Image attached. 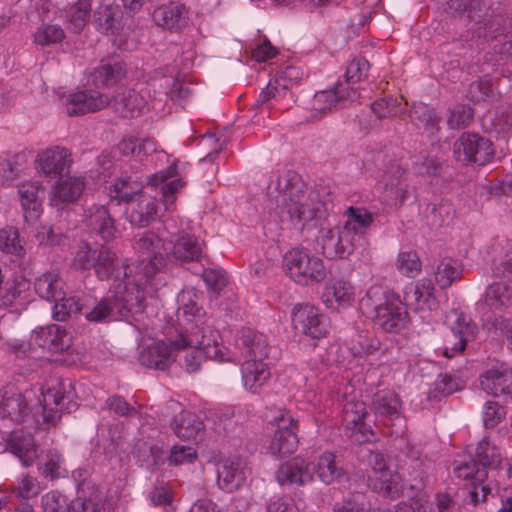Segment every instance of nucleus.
I'll return each mask as SVG.
<instances>
[{
    "instance_id": "obj_1",
    "label": "nucleus",
    "mask_w": 512,
    "mask_h": 512,
    "mask_svg": "<svg viewBox=\"0 0 512 512\" xmlns=\"http://www.w3.org/2000/svg\"><path fill=\"white\" fill-rule=\"evenodd\" d=\"M180 310L183 316L182 319L179 318L181 329L177 339L173 341V346L175 351L192 348L185 356L186 370L189 373L198 371L204 358L223 361L222 348L224 347L220 343V333L215 329L203 307L189 299Z\"/></svg>"
},
{
    "instance_id": "obj_2",
    "label": "nucleus",
    "mask_w": 512,
    "mask_h": 512,
    "mask_svg": "<svg viewBox=\"0 0 512 512\" xmlns=\"http://www.w3.org/2000/svg\"><path fill=\"white\" fill-rule=\"evenodd\" d=\"M146 309L144 289L128 279L113 281L104 296L85 317L90 322L110 320L140 321Z\"/></svg>"
},
{
    "instance_id": "obj_3",
    "label": "nucleus",
    "mask_w": 512,
    "mask_h": 512,
    "mask_svg": "<svg viewBox=\"0 0 512 512\" xmlns=\"http://www.w3.org/2000/svg\"><path fill=\"white\" fill-rule=\"evenodd\" d=\"M71 267L80 272L94 271L100 281L129 278V266L122 263L116 252L106 245H91L81 241L72 252Z\"/></svg>"
},
{
    "instance_id": "obj_4",
    "label": "nucleus",
    "mask_w": 512,
    "mask_h": 512,
    "mask_svg": "<svg viewBox=\"0 0 512 512\" xmlns=\"http://www.w3.org/2000/svg\"><path fill=\"white\" fill-rule=\"evenodd\" d=\"M279 187L281 191L277 201L282 212H286L291 221L308 222L316 217L318 208L312 197L313 192L308 191L307 185L298 174L288 172L283 186L279 180Z\"/></svg>"
},
{
    "instance_id": "obj_5",
    "label": "nucleus",
    "mask_w": 512,
    "mask_h": 512,
    "mask_svg": "<svg viewBox=\"0 0 512 512\" xmlns=\"http://www.w3.org/2000/svg\"><path fill=\"white\" fill-rule=\"evenodd\" d=\"M285 274L295 283L312 285L322 282L327 276V270L322 259L311 255L307 249L291 248L282 260Z\"/></svg>"
},
{
    "instance_id": "obj_6",
    "label": "nucleus",
    "mask_w": 512,
    "mask_h": 512,
    "mask_svg": "<svg viewBox=\"0 0 512 512\" xmlns=\"http://www.w3.org/2000/svg\"><path fill=\"white\" fill-rule=\"evenodd\" d=\"M133 249L139 257L138 272L146 278L156 275L166 264L165 243L154 231L135 235Z\"/></svg>"
},
{
    "instance_id": "obj_7",
    "label": "nucleus",
    "mask_w": 512,
    "mask_h": 512,
    "mask_svg": "<svg viewBox=\"0 0 512 512\" xmlns=\"http://www.w3.org/2000/svg\"><path fill=\"white\" fill-rule=\"evenodd\" d=\"M447 322L449 332L444 336L443 355L452 358L462 353L467 344L476 339L478 326L468 314L456 309L450 311Z\"/></svg>"
},
{
    "instance_id": "obj_8",
    "label": "nucleus",
    "mask_w": 512,
    "mask_h": 512,
    "mask_svg": "<svg viewBox=\"0 0 512 512\" xmlns=\"http://www.w3.org/2000/svg\"><path fill=\"white\" fill-rule=\"evenodd\" d=\"M373 311V323L388 333H400L409 321L404 303L393 292H384L383 299L374 303Z\"/></svg>"
},
{
    "instance_id": "obj_9",
    "label": "nucleus",
    "mask_w": 512,
    "mask_h": 512,
    "mask_svg": "<svg viewBox=\"0 0 512 512\" xmlns=\"http://www.w3.org/2000/svg\"><path fill=\"white\" fill-rule=\"evenodd\" d=\"M453 153L458 161L479 166L490 163L495 156L493 143L473 132L461 134L453 144Z\"/></svg>"
},
{
    "instance_id": "obj_10",
    "label": "nucleus",
    "mask_w": 512,
    "mask_h": 512,
    "mask_svg": "<svg viewBox=\"0 0 512 512\" xmlns=\"http://www.w3.org/2000/svg\"><path fill=\"white\" fill-rule=\"evenodd\" d=\"M276 430L268 446L274 456L285 457L293 454L298 447V421L287 410H280L273 419Z\"/></svg>"
},
{
    "instance_id": "obj_11",
    "label": "nucleus",
    "mask_w": 512,
    "mask_h": 512,
    "mask_svg": "<svg viewBox=\"0 0 512 512\" xmlns=\"http://www.w3.org/2000/svg\"><path fill=\"white\" fill-rule=\"evenodd\" d=\"M371 411L377 424L393 428L404 422L402 401L400 396L391 389L378 390L372 398Z\"/></svg>"
},
{
    "instance_id": "obj_12",
    "label": "nucleus",
    "mask_w": 512,
    "mask_h": 512,
    "mask_svg": "<svg viewBox=\"0 0 512 512\" xmlns=\"http://www.w3.org/2000/svg\"><path fill=\"white\" fill-rule=\"evenodd\" d=\"M292 322L295 329L313 339H320L328 333L327 317L317 307L308 303L295 305Z\"/></svg>"
},
{
    "instance_id": "obj_13",
    "label": "nucleus",
    "mask_w": 512,
    "mask_h": 512,
    "mask_svg": "<svg viewBox=\"0 0 512 512\" xmlns=\"http://www.w3.org/2000/svg\"><path fill=\"white\" fill-rule=\"evenodd\" d=\"M363 232L353 231L349 225L335 234L332 230H328L321 238L322 253L325 257L333 259H344L353 253L356 244L360 241Z\"/></svg>"
},
{
    "instance_id": "obj_14",
    "label": "nucleus",
    "mask_w": 512,
    "mask_h": 512,
    "mask_svg": "<svg viewBox=\"0 0 512 512\" xmlns=\"http://www.w3.org/2000/svg\"><path fill=\"white\" fill-rule=\"evenodd\" d=\"M127 75V64L119 54L108 55L90 74L91 82L97 88H111Z\"/></svg>"
},
{
    "instance_id": "obj_15",
    "label": "nucleus",
    "mask_w": 512,
    "mask_h": 512,
    "mask_svg": "<svg viewBox=\"0 0 512 512\" xmlns=\"http://www.w3.org/2000/svg\"><path fill=\"white\" fill-rule=\"evenodd\" d=\"M276 480L281 486L302 487L313 482L311 463L302 457H294L282 463L276 471Z\"/></svg>"
},
{
    "instance_id": "obj_16",
    "label": "nucleus",
    "mask_w": 512,
    "mask_h": 512,
    "mask_svg": "<svg viewBox=\"0 0 512 512\" xmlns=\"http://www.w3.org/2000/svg\"><path fill=\"white\" fill-rule=\"evenodd\" d=\"M110 99L96 90H82L69 94L64 104L68 116L94 113L107 107Z\"/></svg>"
},
{
    "instance_id": "obj_17",
    "label": "nucleus",
    "mask_w": 512,
    "mask_h": 512,
    "mask_svg": "<svg viewBox=\"0 0 512 512\" xmlns=\"http://www.w3.org/2000/svg\"><path fill=\"white\" fill-rule=\"evenodd\" d=\"M405 174L406 168L396 162L392 163L387 170L382 199L391 208H400L406 200L408 182Z\"/></svg>"
},
{
    "instance_id": "obj_18",
    "label": "nucleus",
    "mask_w": 512,
    "mask_h": 512,
    "mask_svg": "<svg viewBox=\"0 0 512 512\" xmlns=\"http://www.w3.org/2000/svg\"><path fill=\"white\" fill-rule=\"evenodd\" d=\"M5 450L17 457L24 467L32 466L38 457L33 435L23 429L13 430L7 435Z\"/></svg>"
},
{
    "instance_id": "obj_19",
    "label": "nucleus",
    "mask_w": 512,
    "mask_h": 512,
    "mask_svg": "<svg viewBox=\"0 0 512 512\" xmlns=\"http://www.w3.org/2000/svg\"><path fill=\"white\" fill-rule=\"evenodd\" d=\"M366 404L360 400L347 401L342 410V422L346 430L351 431L350 437L354 433L361 435L363 439L358 441H371L374 437V432L369 425L364 421L367 416Z\"/></svg>"
},
{
    "instance_id": "obj_20",
    "label": "nucleus",
    "mask_w": 512,
    "mask_h": 512,
    "mask_svg": "<svg viewBox=\"0 0 512 512\" xmlns=\"http://www.w3.org/2000/svg\"><path fill=\"white\" fill-rule=\"evenodd\" d=\"M72 161L71 152L60 146L47 148L40 152L36 159L38 169L48 177L62 176L69 170Z\"/></svg>"
},
{
    "instance_id": "obj_21",
    "label": "nucleus",
    "mask_w": 512,
    "mask_h": 512,
    "mask_svg": "<svg viewBox=\"0 0 512 512\" xmlns=\"http://www.w3.org/2000/svg\"><path fill=\"white\" fill-rule=\"evenodd\" d=\"M31 409L26 397L13 386L0 390V416L14 422H24Z\"/></svg>"
},
{
    "instance_id": "obj_22",
    "label": "nucleus",
    "mask_w": 512,
    "mask_h": 512,
    "mask_svg": "<svg viewBox=\"0 0 512 512\" xmlns=\"http://www.w3.org/2000/svg\"><path fill=\"white\" fill-rule=\"evenodd\" d=\"M445 10L454 18L466 17L476 27L481 26L492 11L485 0H449Z\"/></svg>"
},
{
    "instance_id": "obj_23",
    "label": "nucleus",
    "mask_w": 512,
    "mask_h": 512,
    "mask_svg": "<svg viewBox=\"0 0 512 512\" xmlns=\"http://www.w3.org/2000/svg\"><path fill=\"white\" fill-rule=\"evenodd\" d=\"M85 221L87 227L99 235L104 241L115 238L117 227L115 219L105 205L93 204L85 210Z\"/></svg>"
},
{
    "instance_id": "obj_24",
    "label": "nucleus",
    "mask_w": 512,
    "mask_h": 512,
    "mask_svg": "<svg viewBox=\"0 0 512 512\" xmlns=\"http://www.w3.org/2000/svg\"><path fill=\"white\" fill-rule=\"evenodd\" d=\"M312 468L313 473L325 485L340 483L348 477L347 470L343 467L337 455L331 451L320 454Z\"/></svg>"
},
{
    "instance_id": "obj_25",
    "label": "nucleus",
    "mask_w": 512,
    "mask_h": 512,
    "mask_svg": "<svg viewBox=\"0 0 512 512\" xmlns=\"http://www.w3.org/2000/svg\"><path fill=\"white\" fill-rule=\"evenodd\" d=\"M154 23L171 32H178L187 25L188 11L184 4L170 2L157 7L152 13Z\"/></svg>"
},
{
    "instance_id": "obj_26",
    "label": "nucleus",
    "mask_w": 512,
    "mask_h": 512,
    "mask_svg": "<svg viewBox=\"0 0 512 512\" xmlns=\"http://www.w3.org/2000/svg\"><path fill=\"white\" fill-rule=\"evenodd\" d=\"M236 346L247 360L265 359L268 356V341L264 334L243 327L237 334Z\"/></svg>"
},
{
    "instance_id": "obj_27",
    "label": "nucleus",
    "mask_w": 512,
    "mask_h": 512,
    "mask_svg": "<svg viewBox=\"0 0 512 512\" xmlns=\"http://www.w3.org/2000/svg\"><path fill=\"white\" fill-rule=\"evenodd\" d=\"M174 352L173 341L154 342L140 352L139 362L148 368L164 371L175 361Z\"/></svg>"
},
{
    "instance_id": "obj_28",
    "label": "nucleus",
    "mask_w": 512,
    "mask_h": 512,
    "mask_svg": "<svg viewBox=\"0 0 512 512\" xmlns=\"http://www.w3.org/2000/svg\"><path fill=\"white\" fill-rule=\"evenodd\" d=\"M246 481L244 463L240 458H229L222 462L217 471L218 486L225 492L238 490Z\"/></svg>"
},
{
    "instance_id": "obj_29",
    "label": "nucleus",
    "mask_w": 512,
    "mask_h": 512,
    "mask_svg": "<svg viewBox=\"0 0 512 512\" xmlns=\"http://www.w3.org/2000/svg\"><path fill=\"white\" fill-rule=\"evenodd\" d=\"M171 429L183 441H197L204 433V423L198 415L181 411L173 417Z\"/></svg>"
},
{
    "instance_id": "obj_30",
    "label": "nucleus",
    "mask_w": 512,
    "mask_h": 512,
    "mask_svg": "<svg viewBox=\"0 0 512 512\" xmlns=\"http://www.w3.org/2000/svg\"><path fill=\"white\" fill-rule=\"evenodd\" d=\"M157 201L150 195H141L129 204L126 214L129 222L138 227H146L157 217Z\"/></svg>"
},
{
    "instance_id": "obj_31",
    "label": "nucleus",
    "mask_w": 512,
    "mask_h": 512,
    "mask_svg": "<svg viewBox=\"0 0 512 512\" xmlns=\"http://www.w3.org/2000/svg\"><path fill=\"white\" fill-rule=\"evenodd\" d=\"M482 389L493 396H508L512 399V370L489 369L480 376Z\"/></svg>"
},
{
    "instance_id": "obj_32",
    "label": "nucleus",
    "mask_w": 512,
    "mask_h": 512,
    "mask_svg": "<svg viewBox=\"0 0 512 512\" xmlns=\"http://www.w3.org/2000/svg\"><path fill=\"white\" fill-rule=\"evenodd\" d=\"M85 189V182L80 177H68L60 180L52 189L51 205L57 209L76 202Z\"/></svg>"
},
{
    "instance_id": "obj_33",
    "label": "nucleus",
    "mask_w": 512,
    "mask_h": 512,
    "mask_svg": "<svg viewBox=\"0 0 512 512\" xmlns=\"http://www.w3.org/2000/svg\"><path fill=\"white\" fill-rule=\"evenodd\" d=\"M174 260L184 265L190 262H199L203 255V247L199 240L190 234L178 235L171 249Z\"/></svg>"
},
{
    "instance_id": "obj_34",
    "label": "nucleus",
    "mask_w": 512,
    "mask_h": 512,
    "mask_svg": "<svg viewBox=\"0 0 512 512\" xmlns=\"http://www.w3.org/2000/svg\"><path fill=\"white\" fill-rule=\"evenodd\" d=\"M65 398L62 381L43 392V418L46 423L54 425L60 419L62 411L67 409L64 403Z\"/></svg>"
},
{
    "instance_id": "obj_35",
    "label": "nucleus",
    "mask_w": 512,
    "mask_h": 512,
    "mask_svg": "<svg viewBox=\"0 0 512 512\" xmlns=\"http://www.w3.org/2000/svg\"><path fill=\"white\" fill-rule=\"evenodd\" d=\"M93 0H76L68 3L61 11L68 27L74 33H81L91 18Z\"/></svg>"
},
{
    "instance_id": "obj_36",
    "label": "nucleus",
    "mask_w": 512,
    "mask_h": 512,
    "mask_svg": "<svg viewBox=\"0 0 512 512\" xmlns=\"http://www.w3.org/2000/svg\"><path fill=\"white\" fill-rule=\"evenodd\" d=\"M264 359L246 360L241 366L244 386L252 392H257L270 378L271 373Z\"/></svg>"
},
{
    "instance_id": "obj_37",
    "label": "nucleus",
    "mask_w": 512,
    "mask_h": 512,
    "mask_svg": "<svg viewBox=\"0 0 512 512\" xmlns=\"http://www.w3.org/2000/svg\"><path fill=\"white\" fill-rule=\"evenodd\" d=\"M349 98L350 94L346 91L343 84L337 83L332 89L316 92L312 107L318 112L325 113L332 109L343 107Z\"/></svg>"
},
{
    "instance_id": "obj_38",
    "label": "nucleus",
    "mask_w": 512,
    "mask_h": 512,
    "mask_svg": "<svg viewBox=\"0 0 512 512\" xmlns=\"http://www.w3.org/2000/svg\"><path fill=\"white\" fill-rule=\"evenodd\" d=\"M44 188L39 183L23 184L19 188L21 204L26 220H36L42 213L41 198L44 195Z\"/></svg>"
},
{
    "instance_id": "obj_39",
    "label": "nucleus",
    "mask_w": 512,
    "mask_h": 512,
    "mask_svg": "<svg viewBox=\"0 0 512 512\" xmlns=\"http://www.w3.org/2000/svg\"><path fill=\"white\" fill-rule=\"evenodd\" d=\"M144 181L140 176H126L120 178L110 187V196L112 200L118 203H132L137 197L144 195L142 189Z\"/></svg>"
},
{
    "instance_id": "obj_40",
    "label": "nucleus",
    "mask_w": 512,
    "mask_h": 512,
    "mask_svg": "<svg viewBox=\"0 0 512 512\" xmlns=\"http://www.w3.org/2000/svg\"><path fill=\"white\" fill-rule=\"evenodd\" d=\"M367 482L373 491L385 497L397 499L402 495L401 477L397 472L388 470L378 476H368Z\"/></svg>"
},
{
    "instance_id": "obj_41",
    "label": "nucleus",
    "mask_w": 512,
    "mask_h": 512,
    "mask_svg": "<svg viewBox=\"0 0 512 512\" xmlns=\"http://www.w3.org/2000/svg\"><path fill=\"white\" fill-rule=\"evenodd\" d=\"M171 177L168 171H162L151 176H146L145 179L151 187H160L161 200L165 208L168 209L176 201V194L183 188L184 182L181 179H174L169 182L167 180Z\"/></svg>"
},
{
    "instance_id": "obj_42",
    "label": "nucleus",
    "mask_w": 512,
    "mask_h": 512,
    "mask_svg": "<svg viewBox=\"0 0 512 512\" xmlns=\"http://www.w3.org/2000/svg\"><path fill=\"white\" fill-rule=\"evenodd\" d=\"M115 109L123 118H134L145 109L146 99L136 90L127 89L115 99Z\"/></svg>"
},
{
    "instance_id": "obj_43",
    "label": "nucleus",
    "mask_w": 512,
    "mask_h": 512,
    "mask_svg": "<svg viewBox=\"0 0 512 512\" xmlns=\"http://www.w3.org/2000/svg\"><path fill=\"white\" fill-rule=\"evenodd\" d=\"M409 117L412 123L425 131L435 134L439 131L441 118L434 108L424 103L414 104L410 110Z\"/></svg>"
},
{
    "instance_id": "obj_44",
    "label": "nucleus",
    "mask_w": 512,
    "mask_h": 512,
    "mask_svg": "<svg viewBox=\"0 0 512 512\" xmlns=\"http://www.w3.org/2000/svg\"><path fill=\"white\" fill-rule=\"evenodd\" d=\"M485 301L495 311L512 308V286L504 282L492 283L486 289Z\"/></svg>"
},
{
    "instance_id": "obj_45",
    "label": "nucleus",
    "mask_w": 512,
    "mask_h": 512,
    "mask_svg": "<svg viewBox=\"0 0 512 512\" xmlns=\"http://www.w3.org/2000/svg\"><path fill=\"white\" fill-rule=\"evenodd\" d=\"M35 292L43 299L53 301L63 296V281L58 274L46 272L36 278Z\"/></svg>"
},
{
    "instance_id": "obj_46",
    "label": "nucleus",
    "mask_w": 512,
    "mask_h": 512,
    "mask_svg": "<svg viewBox=\"0 0 512 512\" xmlns=\"http://www.w3.org/2000/svg\"><path fill=\"white\" fill-rule=\"evenodd\" d=\"M463 269L461 263L451 257H444L437 265L435 281L441 288H447L461 278Z\"/></svg>"
},
{
    "instance_id": "obj_47",
    "label": "nucleus",
    "mask_w": 512,
    "mask_h": 512,
    "mask_svg": "<svg viewBox=\"0 0 512 512\" xmlns=\"http://www.w3.org/2000/svg\"><path fill=\"white\" fill-rule=\"evenodd\" d=\"M117 13V7H113L111 5H99L93 14V24L96 30L102 34L114 35L117 31Z\"/></svg>"
},
{
    "instance_id": "obj_48",
    "label": "nucleus",
    "mask_w": 512,
    "mask_h": 512,
    "mask_svg": "<svg viewBox=\"0 0 512 512\" xmlns=\"http://www.w3.org/2000/svg\"><path fill=\"white\" fill-rule=\"evenodd\" d=\"M477 465L480 464V469H497L501 465V453L498 447L491 445L490 442L484 438L478 443L475 452Z\"/></svg>"
},
{
    "instance_id": "obj_49",
    "label": "nucleus",
    "mask_w": 512,
    "mask_h": 512,
    "mask_svg": "<svg viewBox=\"0 0 512 512\" xmlns=\"http://www.w3.org/2000/svg\"><path fill=\"white\" fill-rule=\"evenodd\" d=\"M0 250L5 254L22 257L25 249L21 244L19 231L16 227L7 226L0 229Z\"/></svg>"
},
{
    "instance_id": "obj_50",
    "label": "nucleus",
    "mask_w": 512,
    "mask_h": 512,
    "mask_svg": "<svg viewBox=\"0 0 512 512\" xmlns=\"http://www.w3.org/2000/svg\"><path fill=\"white\" fill-rule=\"evenodd\" d=\"M506 18L492 10L481 26L474 30V34L479 38L496 39L505 32Z\"/></svg>"
},
{
    "instance_id": "obj_51",
    "label": "nucleus",
    "mask_w": 512,
    "mask_h": 512,
    "mask_svg": "<svg viewBox=\"0 0 512 512\" xmlns=\"http://www.w3.org/2000/svg\"><path fill=\"white\" fill-rule=\"evenodd\" d=\"M454 473L457 478L470 481L471 485L475 483L481 484L485 482L488 477L487 471L480 469L475 459L460 462L454 467Z\"/></svg>"
},
{
    "instance_id": "obj_52",
    "label": "nucleus",
    "mask_w": 512,
    "mask_h": 512,
    "mask_svg": "<svg viewBox=\"0 0 512 512\" xmlns=\"http://www.w3.org/2000/svg\"><path fill=\"white\" fill-rule=\"evenodd\" d=\"M55 302L53 307V318L57 321L67 320L71 314L81 313L84 306L80 304L77 297H66L65 292L59 299L53 300Z\"/></svg>"
},
{
    "instance_id": "obj_53",
    "label": "nucleus",
    "mask_w": 512,
    "mask_h": 512,
    "mask_svg": "<svg viewBox=\"0 0 512 512\" xmlns=\"http://www.w3.org/2000/svg\"><path fill=\"white\" fill-rule=\"evenodd\" d=\"M448 113L447 125L453 130L469 127L474 119V109L469 105H456Z\"/></svg>"
},
{
    "instance_id": "obj_54",
    "label": "nucleus",
    "mask_w": 512,
    "mask_h": 512,
    "mask_svg": "<svg viewBox=\"0 0 512 512\" xmlns=\"http://www.w3.org/2000/svg\"><path fill=\"white\" fill-rule=\"evenodd\" d=\"M396 266L402 274L411 278L416 277L422 268L418 253L414 250L400 252L397 257Z\"/></svg>"
},
{
    "instance_id": "obj_55",
    "label": "nucleus",
    "mask_w": 512,
    "mask_h": 512,
    "mask_svg": "<svg viewBox=\"0 0 512 512\" xmlns=\"http://www.w3.org/2000/svg\"><path fill=\"white\" fill-rule=\"evenodd\" d=\"M64 38V30L56 24L42 25L34 34L35 43L41 46L61 43Z\"/></svg>"
},
{
    "instance_id": "obj_56",
    "label": "nucleus",
    "mask_w": 512,
    "mask_h": 512,
    "mask_svg": "<svg viewBox=\"0 0 512 512\" xmlns=\"http://www.w3.org/2000/svg\"><path fill=\"white\" fill-rule=\"evenodd\" d=\"M50 337L49 352L62 353L69 349L72 339L69 333L60 325H48V334Z\"/></svg>"
},
{
    "instance_id": "obj_57",
    "label": "nucleus",
    "mask_w": 512,
    "mask_h": 512,
    "mask_svg": "<svg viewBox=\"0 0 512 512\" xmlns=\"http://www.w3.org/2000/svg\"><path fill=\"white\" fill-rule=\"evenodd\" d=\"M69 512H100V495L93 490L89 496L78 494L69 504Z\"/></svg>"
},
{
    "instance_id": "obj_58",
    "label": "nucleus",
    "mask_w": 512,
    "mask_h": 512,
    "mask_svg": "<svg viewBox=\"0 0 512 512\" xmlns=\"http://www.w3.org/2000/svg\"><path fill=\"white\" fill-rule=\"evenodd\" d=\"M401 102L392 96L375 100L371 104V110L378 119L396 117L400 111Z\"/></svg>"
},
{
    "instance_id": "obj_59",
    "label": "nucleus",
    "mask_w": 512,
    "mask_h": 512,
    "mask_svg": "<svg viewBox=\"0 0 512 512\" xmlns=\"http://www.w3.org/2000/svg\"><path fill=\"white\" fill-rule=\"evenodd\" d=\"M148 498L154 506H169L174 501V491L163 480H157L148 493Z\"/></svg>"
},
{
    "instance_id": "obj_60",
    "label": "nucleus",
    "mask_w": 512,
    "mask_h": 512,
    "mask_svg": "<svg viewBox=\"0 0 512 512\" xmlns=\"http://www.w3.org/2000/svg\"><path fill=\"white\" fill-rule=\"evenodd\" d=\"M439 378L435 382L433 390L429 392V399H436L439 396L446 397L461 389L459 379L448 374H441Z\"/></svg>"
},
{
    "instance_id": "obj_61",
    "label": "nucleus",
    "mask_w": 512,
    "mask_h": 512,
    "mask_svg": "<svg viewBox=\"0 0 512 512\" xmlns=\"http://www.w3.org/2000/svg\"><path fill=\"white\" fill-rule=\"evenodd\" d=\"M506 408L496 401H487L483 407V424L486 429L496 427L506 417Z\"/></svg>"
},
{
    "instance_id": "obj_62",
    "label": "nucleus",
    "mask_w": 512,
    "mask_h": 512,
    "mask_svg": "<svg viewBox=\"0 0 512 512\" xmlns=\"http://www.w3.org/2000/svg\"><path fill=\"white\" fill-rule=\"evenodd\" d=\"M202 278L208 290L215 295H219L228 284V276L223 269H205L203 271Z\"/></svg>"
},
{
    "instance_id": "obj_63",
    "label": "nucleus",
    "mask_w": 512,
    "mask_h": 512,
    "mask_svg": "<svg viewBox=\"0 0 512 512\" xmlns=\"http://www.w3.org/2000/svg\"><path fill=\"white\" fill-rule=\"evenodd\" d=\"M348 220L345 225H349L353 231L362 232L361 229H365L370 226L373 222L372 214L364 208L349 207L346 211Z\"/></svg>"
},
{
    "instance_id": "obj_64",
    "label": "nucleus",
    "mask_w": 512,
    "mask_h": 512,
    "mask_svg": "<svg viewBox=\"0 0 512 512\" xmlns=\"http://www.w3.org/2000/svg\"><path fill=\"white\" fill-rule=\"evenodd\" d=\"M454 207L448 200H441L439 203L434 204L429 218L432 225L444 226L448 225L454 217Z\"/></svg>"
}]
</instances>
